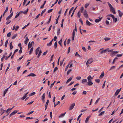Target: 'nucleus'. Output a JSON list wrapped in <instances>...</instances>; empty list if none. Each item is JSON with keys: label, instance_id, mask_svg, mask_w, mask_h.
Returning a JSON list of instances; mask_svg holds the SVG:
<instances>
[{"label": "nucleus", "instance_id": "nucleus-60", "mask_svg": "<svg viewBox=\"0 0 123 123\" xmlns=\"http://www.w3.org/2000/svg\"><path fill=\"white\" fill-rule=\"evenodd\" d=\"M33 118L32 117H27L26 118V120H27V119H33Z\"/></svg>", "mask_w": 123, "mask_h": 123}, {"label": "nucleus", "instance_id": "nucleus-47", "mask_svg": "<svg viewBox=\"0 0 123 123\" xmlns=\"http://www.w3.org/2000/svg\"><path fill=\"white\" fill-rule=\"evenodd\" d=\"M110 39V38L106 37L104 38V39L105 41H107L109 40Z\"/></svg>", "mask_w": 123, "mask_h": 123}, {"label": "nucleus", "instance_id": "nucleus-17", "mask_svg": "<svg viewBox=\"0 0 123 123\" xmlns=\"http://www.w3.org/2000/svg\"><path fill=\"white\" fill-rule=\"evenodd\" d=\"M87 85L90 86H91L93 84V83L91 81H88L87 83Z\"/></svg>", "mask_w": 123, "mask_h": 123}, {"label": "nucleus", "instance_id": "nucleus-22", "mask_svg": "<svg viewBox=\"0 0 123 123\" xmlns=\"http://www.w3.org/2000/svg\"><path fill=\"white\" fill-rule=\"evenodd\" d=\"M73 78V77L71 76L69 78L68 80H67V81L66 82V83L67 84L68 83V82H69Z\"/></svg>", "mask_w": 123, "mask_h": 123}, {"label": "nucleus", "instance_id": "nucleus-61", "mask_svg": "<svg viewBox=\"0 0 123 123\" xmlns=\"http://www.w3.org/2000/svg\"><path fill=\"white\" fill-rule=\"evenodd\" d=\"M27 0H24L23 3V6H25V4L26 3Z\"/></svg>", "mask_w": 123, "mask_h": 123}, {"label": "nucleus", "instance_id": "nucleus-36", "mask_svg": "<svg viewBox=\"0 0 123 123\" xmlns=\"http://www.w3.org/2000/svg\"><path fill=\"white\" fill-rule=\"evenodd\" d=\"M60 15H59V16H58V17L56 19V22H55V24H57L58 23V20H59V16H60Z\"/></svg>", "mask_w": 123, "mask_h": 123}, {"label": "nucleus", "instance_id": "nucleus-4", "mask_svg": "<svg viewBox=\"0 0 123 123\" xmlns=\"http://www.w3.org/2000/svg\"><path fill=\"white\" fill-rule=\"evenodd\" d=\"M40 47H38L35 50V54H38L39 51V53L38 54H41L42 53V51L41 50H40Z\"/></svg>", "mask_w": 123, "mask_h": 123}, {"label": "nucleus", "instance_id": "nucleus-10", "mask_svg": "<svg viewBox=\"0 0 123 123\" xmlns=\"http://www.w3.org/2000/svg\"><path fill=\"white\" fill-rule=\"evenodd\" d=\"M86 25L88 26H90L91 25H92V24L89 22L87 20H86Z\"/></svg>", "mask_w": 123, "mask_h": 123}, {"label": "nucleus", "instance_id": "nucleus-55", "mask_svg": "<svg viewBox=\"0 0 123 123\" xmlns=\"http://www.w3.org/2000/svg\"><path fill=\"white\" fill-rule=\"evenodd\" d=\"M95 81L99 83L100 81V80L99 79H96L95 80Z\"/></svg>", "mask_w": 123, "mask_h": 123}, {"label": "nucleus", "instance_id": "nucleus-33", "mask_svg": "<svg viewBox=\"0 0 123 123\" xmlns=\"http://www.w3.org/2000/svg\"><path fill=\"white\" fill-rule=\"evenodd\" d=\"M36 93L35 92H33L30 94H29V96H33Z\"/></svg>", "mask_w": 123, "mask_h": 123}, {"label": "nucleus", "instance_id": "nucleus-32", "mask_svg": "<svg viewBox=\"0 0 123 123\" xmlns=\"http://www.w3.org/2000/svg\"><path fill=\"white\" fill-rule=\"evenodd\" d=\"M8 41V39H7L6 41V42H5V46L6 47H7V46Z\"/></svg>", "mask_w": 123, "mask_h": 123}, {"label": "nucleus", "instance_id": "nucleus-7", "mask_svg": "<svg viewBox=\"0 0 123 123\" xmlns=\"http://www.w3.org/2000/svg\"><path fill=\"white\" fill-rule=\"evenodd\" d=\"M13 12H12L11 14L8 16L7 17L6 19V20H8L10 19L12 16L13 15Z\"/></svg>", "mask_w": 123, "mask_h": 123}, {"label": "nucleus", "instance_id": "nucleus-24", "mask_svg": "<svg viewBox=\"0 0 123 123\" xmlns=\"http://www.w3.org/2000/svg\"><path fill=\"white\" fill-rule=\"evenodd\" d=\"M104 72H102V73H101V74L100 75L99 77V78L101 79L103 78L104 76Z\"/></svg>", "mask_w": 123, "mask_h": 123}, {"label": "nucleus", "instance_id": "nucleus-12", "mask_svg": "<svg viewBox=\"0 0 123 123\" xmlns=\"http://www.w3.org/2000/svg\"><path fill=\"white\" fill-rule=\"evenodd\" d=\"M10 112V108L8 109L6 111V115L7 116L8 115L9 113Z\"/></svg>", "mask_w": 123, "mask_h": 123}, {"label": "nucleus", "instance_id": "nucleus-42", "mask_svg": "<svg viewBox=\"0 0 123 123\" xmlns=\"http://www.w3.org/2000/svg\"><path fill=\"white\" fill-rule=\"evenodd\" d=\"M72 71V69H70L68 70L67 72V74L68 75L70 73V72Z\"/></svg>", "mask_w": 123, "mask_h": 123}, {"label": "nucleus", "instance_id": "nucleus-30", "mask_svg": "<svg viewBox=\"0 0 123 123\" xmlns=\"http://www.w3.org/2000/svg\"><path fill=\"white\" fill-rule=\"evenodd\" d=\"M57 42L56 41L54 45V48L55 49H56L57 47Z\"/></svg>", "mask_w": 123, "mask_h": 123}, {"label": "nucleus", "instance_id": "nucleus-5", "mask_svg": "<svg viewBox=\"0 0 123 123\" xmlns=\"http://www.w3.org/2000/svg\"><path fill=\"white\" fill-rule=\"evenodd\" d=\"M110 10L111 12H112L113 14H116V13L115 9L113 7L110 8Z\"/></svg>", "mask_w": 123, "mask_h": 123}, {"label": "nucleus", "instance_id": "nucleus-26", "mask_svg": "<svg viewBox=\"0 0 123 123\" xmlns=\"http://www.w3.org/2000/svg\"><path fill=\"white\" fill-rule=\"evenodd\" d=\"M12 42H11L10 43V48L11 50L13 48V46L12 45Z\"/></svg>", "mask_w": 123, "mask_h": 123}, {"label": "nucleus", "instance_id": "nucleus-18", "mask_svg": "<svg viewBox=\"0 0 123 123\" xmlns=\"http://www.w3.org/2000/svg\"><path fill=\"white\" fill-rule=\"evenodd\" d=\"M75 31L74 29L73 32L72 33V40H74V36H75Z\"/></svg>", "mask_w": 123, "mask_h": 123}, {"label": "nucleus", "instance_id": "nucleus-35", "mask_svg": "<svg viewBox=\"0 0 123 123\" xmlns=\"http://www.w3.org/2000/svg\"><path fill=\"white\" fill-rule=\"evenodd\" d=\"M80 11H79L77 13V15L78 17L80 18V17L81 14L80 13Z\"/></svg>", "mask_w": 123, "mask_h": 123}, {"label": "nucleus", "instance_id": "nucleus-14", "mask_svg": "<svg viewBox=\"0 0 123 123\" xmlns=\"http://www.w3.org/2000/svg\"><path fill=\"white\" fill-rule=\"evenodd\" d=\"M36 76V75L34 73H31L29 74V75L27 76V77H29L30 76H31L32 77H35Z\"/></svg>", "mask_w": 123, "mask_h": 123}, {"label": "nucleus", "instance_id": "nucleus-34", "mask_svg": "<svg viewBox=\"0 0 123 123\" xmlns=\"http://www.w3.org/2000/svg\"><path fill=\"white\" fill-rule=\"evenodd\" d=\"M45 93H44L43 94V95L42 96V99H44V98H45Z\"/></svg>", "mask_w": 123, "mask_h": 123}, {"label": "nucleus", "instance_id": "nucleus-23", "mask_svg": "<svg viewBox=\"0 0 123 123\" xmlns=\"http://www.w3.org/2000/svg\"><path fill=\"white\" fill-rule=\"evenodd\" d=\"M91 116H89L87 117L86 118V119L85 120V123H87L88 122V121L89 118Z\"/></svg>", "mask_w": 123, "mask_h": 123}, {"label": "nucleus", "instance_id": "nucleus-53", "mask_svg": "<svg viewBox=\"0 0 123 123\" xmlns=\"http://www.w3.org/2000/svg\"><path fill=\"white\" fill-rule=\"evenodd\" d=\"M68 8H67L65 12V13H64V16H66V14H67V11H68Z\"/></svg>", "mask_w": 123, "mask_h": 123}, {"label": "nucleus", "instance_id": "nucleus-62", "mask_svg": "<svg viewBox=\"0 0 123 123\" xmlns=\"http://www.w3.org/2000/svg\"><path fill=\"white\" fill-rule=\"evenodd\" d=\"M40 15V14H38L36 17L35 18V19H36L37 18H38L39 17Z\"/></svg>", "mask_w": 123, "mask_h": 123}, {"label": "nucleus", "instance_id": "nucleus-40", "mask_svg": "<svg viewBox=\"0 0 123 123\" xmlns=\"http://www.w3.org/2000/svg\"><path fill=\"white\" fill-rule=\"evenodd\" d=\"M23 57V56L19 58L17 60V61L18 62H19L22 59Z\"/></svg>", "mask_w": 123, "mask_h": 123}, {"label": "nucleus", "instance_id": "nucleus-16", "mask_svg": "<svg viewBox=\"0 0 123 123\" xmlns=\"http://www.w3.org/2000/svg\"><path fill=\"white\" fill-rule=\"evenodd\" d=\"M53 39H52L49 43H47V45L48 46H50L52 44Z\"/></svg>", "mask_w": 123, "mask_h": 123}, {"label": "nucleus", "instance_id": "nucleus-27", "mask_svg": "<svg viewBox=\"0 0 123 123\" xmlns=\"http://www.w3.org/2000/svg\"><path fill=\"white\" fill-rule=\"evenodd\" d=\"M66 113V112H65V113L61 114L59 116V117L60 118H61L63 117L65 115Z\"/></svg>", "mask_w": 123, "mask_h": 123}, {"label": "nucleus", "instance_id": "nucleus-31", "mask_svg": "<svg viewBox=\"0 0 123 123\" xmlns=\"http://www.w3.org/2000/svg\"><path fill=\"white\" fill-rule=\"evenodd\" d=\"M60 102L59 101H58L56 104H55V102H54V107H55L58 104L60 103Z\"/></svg>", "mask_w": 123, "mask_h": 123}, {"label": "nucleus", "instance_id": "nucleus-37", "mask_svg": "<svg viewBox=\"0 0 123 123\" xmlns=\"http://www.w3.org/2000/svg\"><path fill=\"white\" fill-rule=\"evenodd\" d=\"M32 44L31 43H30V42L28 44V47L29 48H31V46H32Z\"/></svg>", "mask_w": 123, "mask_h": 123}, {"label": "nucleus", "instance_id": "nucleus-3", "mask_svg": "<svg viewBox=\"0 0 123 123\" xmlns=\"http://www.w3.org/2000/svg\"><path fill=\"white\" fill-rule=\"evenodd\" d=\"M93 62V60L92 58H90L87 61L86 64L88 67L89 66L88 64H91Z\"/></svg>", "mask_w": 123, "mask_h": 123}, {"label": "nucleus", "instance_id": "nucleus-9", "mask_svg": "<svg viewBox=\"0 0 123 123\" xmlns=\"http://www.w3.org/2000/svg\"><path fill=\"white\" fill-rule=\"evenodd\" d=\"M18 46L20 47V49L19 51L18 52L19 54H21L22 52V47H21V43H19L18 44Z\"/></svg>", "mask_w": 123, "mask_h": 123}, {"label": "nucleus", "instance_id": "nucleus-11", "mask_svg": "<svg viewBox=\"0 0 123 123\" xmlns=\"http://www.w3.org/2000/svg\"><path fill=\"white\" fill-rule=\"evenodd\" d=\"M18 110H16L13 111L11 113V115H13L18 112Z\"/></svg>", "mask_w": 123, "mask_h": 123}, {"label": "nucleus", "instance_id": "nucleus-41", "mask_svg": "<svg viewBox=\"0 0 123 123\" xmlns=\"http://www.w3.org/2000/svg\"><path fill=\"white\" fill-rule=\"evenodd\" d=\"M8 90L7 89H6L5 90L4 93V96L6 94V93L8 91Z\"/></svg>", "mask_w": 123, "mask_h": 123}, {"label": "nucleus", "instance_id": "nucleus-25", "mask_svg": "<svg viewBox=\"0 0 123 123\" xmlns=\"http://www.w3.org/2000/svg\"><path fill=\"white\" fill-rule=\"evenodd\" d=\"M85 17L86 18H88V16L87 13H83Z\"/></svg>", "mask_w": 123, "mask_h": 123}, {"label": "nucleus", "instance_id": "nucleus-1", "mask_svg": "<svg viewBox=\"0 0 123 123\" xmlns=\"http://www.w3.org/2000/svg\"><path fill=\"white\" fill-rule=\"evenodd\" d=\"M113 49L110 50L109 48H107L105 49L104 50H103L101 51L100 53L101 54L106 53V52H111V54H116L119 52V51H113Z\"/></svg>", "mask_w": 123, "mask_h": 123}, {"label": "nucleus", "instance_id": "nucleus-59", "mask_svg": "<svg viewBox=\"0 0 123 123\" xmlns=\"http://www.w3.org/2000/svg\"><path fill=\"white\" fill-rule=\"evenodd\" d=\"M79 21L81 23V24L82 25H83V22L82 21V20L80 18L79 19Z\"/></svg>", "mask_w": 123, "mask_h": 123}, {"label": "nucleus", "instance_id": "nucleus-52", "mask_svg": "<svg viewBox=\"0 0 123 123\" xmlns=\"http://www.w3.org/2000/svg\"><path fill=\"white\" fill-rule=\"evenodd\" d=\"M108 5L109 6V7H110V8L112 7L113 6H112L111 5L110 3L109 2H108Z\"/></svg>", "mask_w": 123, "mask_h": 123}, {"label": "nucleus", "instance_id": "nucleus-46", "mask_svg": "<svg viewBox=\"0 0 123 123\" xmlns=\"http://www.w3.org/2000/svg\"><path fill=\"white\" fill-rule=\"evenodd\" d=\"M5 110H4L2 109H1V115H2L5 112Z\"/></svg>", "mask_w": 123, "mask_h": 123}, {"label": "nucleus", "instance_id": "nucleus-29", "mask_svg": "<svg viewBox=\"0 0 123 123\" xmlns=\"http://www.w3.org/2000/svg\"><path fill=\"white\" fill-rule=\"evenodd\" d=\"M84 10V7H83L82 6L81 7V8L80 9V10L79 11H80L81 12V13L83 12Z\"/></svg>", "mask_w": 123, "mask_h": 123}, {"label": "nucleus", "instance_id": "nucleus-13", "mask_svg": "<svg viewBox=\"0 0 123 123\" xmlns=\"http://www.w3.org/2000/svg\"><path fill=\"white\" fill-rule=\"evenodd\" d=\"M29 39H28V37H27L25 39V40L24 41V43L26 44H27L28 42Z\"/></svg>", "mask_w": 123, "mask_h": 123}, {"label": "nucleus", "instance_id": "nucleus-63", "mask_svg": "<svg viewBox=\"0 0 123 123\" xmlns=\"http://www.w3.org/2000/svg\"><path fill=\"white\" fill-rule=\"evenodd\" d=\"M82 49L83 51H84L85 52H86V49L85 48V47H82Z\"/></svg>", "mask_w": 123, "mask_h": 123}, {"label": "nucleus", "instance_id": "nucleus-49", "mask_svg": "<svg viewBox=\"0 0 123 123\" xmlns=\"http://www.w3.org/2000/svg\"><path fill=\"white\" fill-rule=\"evenodd\" d=\"M81 78V77L80 76H77L76 77V79L78 80H80Z\"/></svg>", "mask_w": 123, "mask_h": 123}, {"label": "nucleus", "instance_id": "nucleus-2", "mask_svg": "<svg viewBox=\"0 0 123 123\" xmlns=\"http://www.w3.org/2000/svg\"><path fill=\"white\" fill-rule=\"evenodd\" d=\"M109 16L112 17L113 20V22H114L115 23H116L117 21V18H115V16L113 14H108L107 16L106 17Z\"/></svg>", "mask_w": 123, "mask_h": 123}, {"label": "nucleus", "instance_id": "nucleus-50", "mask_svg": "<svg viewBox=\"0 0 123 123\" xmlns=\"http://www.w3.org/2000/svg\"><path fill=\"white\" fill-rule=\"evenodd\" d=\"M60 29L59 28H58V30L57 32V35H59L60 33Z\"/></svg>", "mask_w": 123, "mask_h": 123}, {"label": "nucleus", "instance_id": "nucleus-39", "mask_svg": "<svg viewBox=\"0 0 123 123\" xmlns=\"http://www.w3.org/2000/svg\"><path fill=\"white\" fill-rule=\"evenodd\" d=\"M74 8V7H73L70 10L69 12V15L70 14L71 12L72 11L73 9Z\"/></svg>", "mask_w": 123, "mask_h": 123}, {"label": "nucleus", "instance_id": "nucleus-21", "mask_svg": "<svg viewBox=\"0 0 123 123\" xmlns=\"http://www.w3.org/2000/svg\"><path fill=\"white\" fill-rule=\"evenodd\" d=\"M93 77L92 78L91 77L90 75H89L87 78V79L88 81H91L92 80Z\"/></svg>", "mask_w": 123, "mask_h": 123}, {"label": "nucleus", "instance_id": "nucleus-20", "mask_svg": "<svg viewBox=\"0 0 123 123\" xmlns=\"http://www.w3.org/2000/svg\"><path fill=\"white\" fill-rule=\"evenodd\" d=\"M102 19V17H101L98 19H96L95 20V22L96 23H98Z\"/></svg>", "mask_w": 123, "mask_h": 123}, {"label": "nucleus", "instance_id": "nucleus-57", "mask_svg": "<svg viewBox=\"0 0 123 123\" xmlns=\"http://www.w3.org/2000/svg\"><path fill=\"white\" fill-rule=\"evenodd\" d=\"M10 63H9V64H8V66L7 67V68L6 69V72L8 70V69H9V67H10Z\"/></svg>", "mask_w": 123, "mask_h": 123}, {"label": "nucleus", "instance_id": "nucleus-64", "mask_svg": "<svg viewBox=\"0 0 123 123\" xmlns=\"http://www.w3.org/2000/svg\"><path fill=\"white\" fill-rule=\"evenodd\" d=\"M58 69V68L57 67H55L54 69L53 72H55Z\"/></svg>", "mask_w": 123, "mask_h": 123}, {"label": "nucleus", "instance_id": "nucleus-48", "mask_svg": "<svg viewBox=\"0 0 123 123\" xmlns=\"http://www.w3.org/2000/svg\"><path fill=\"white\" fill-rule=\"evenodd\" d=\"M75 56L76 57H78L81 58V56L79 55V54H75Z\"/></svg>", "mask_w": 123, "mask_h": 123}, {"label": "nucleus", "instance_id": "nucleus-56", "mask_svg": "<svg viewBox=\"0 0 123 123\" xmlns=\"http://www.w3.org/2000/svg\"><path fill=\"white\" fill-rule=\"evenodd\" d=\"M55 81L50 86V88H51L54 84L55 83Z\"/></svg>", "mask_w": 123, "mask_h": 123}, {"label": "nucleus", "instance_id": "nucleus-43", "mask_svg": "<svg viewBox=\"0 0 123 123\" xmlns=\"http://www.w3.org/2000/svg\"><path fill=\"white\" fill-rule=\"evenodd\" d=\"M33 50V48H32L30 50L29 52V54H31Z\"/></svg>", "mask_w": 123, "mask_h": 123}, {"label": "nucleus", "instance_id": "nucleus-19", "mask_svg": "<svg viewBox=\"0 0 123 123\" xmlns=\"http://www.w3.org/2000/svg\"><path fill=\"white\" fill-rule=\"evenodd\" d=\"M87 82V80L86 79H83L82 80L81 83L83 84H84Z\"/></svg>", "mask_w": 123, "mask_h": 123}, {"label": "nucleus", "instance_id": "nucleus-38", "mask_svg": "<svg viewBox=\"0 0 123 123\" xmlns=\"http://www.w3.org/2000/svg\"><path fill=\"white\" fill-rule=\"evenodd\" d=\"M105 111H103L98 114V116H101L105 113Z\"/></svg>", "mask_w": 123, "mask_h": 123}, {"label": "nucleus", "instance_id": "nucleus-51", "mask_svg": "<svg viewBox=\"0 0 123 123\" xmlns=\"http://www.w3.org/2000/svg\"><path fill=\"white\" fill-rule=\"evenodd\" d=\"M11 35V32H10L7 34V36L8 37H9Z\"/></svg>", "mask_w": 123, "mask_h": 123}, {"label": "nucleus", "instance_id": "nucleus-45", "mask_svg": "<svg viewBox=\"0 0 123 123\" xmlns=\"http://www.w3.org/2000/svg\"><path fill=\"white\" fill-rule=\"evenodd\" d=\"M89 5V4L88 3L86 4L85 5V7L86 8Z\"/></svg>", "mask_w": 123, "mask_h": 123}, {"label": "nucleus", "instance_id": "nucleus-6", "mask_svg": "<svg viewBox=\"0 0 123 123\" xmlns=\"http://www.w3.org/2000/svg\"><path fill=\"white\" fill-rule=\"evenodd\" d=\"M75 103H73L72 104H71L70 106V107L69 108V110H71L73 109L74 106H75Z\"/></svg>", "mask_w": 123, "mask_h": 123}, {"label": "nucleus", "instance_id": "nucleus-28", "mask_svg": "<svg viewBox=\"0 0 123 123\" xmlns=\"http://www.w3.org/2000/svg\"><path fill=\"white\" fill-rule=\"evenodd\" d=\"M17 34H14L12 37L11 38L12 39L15 38L17 36Z\"/></svg>", "mask_w": 123, "mask_h": 123}, {"label": "nucleus", "instance_id": "nucleus-58", "mask_svg": "<svg viewBox=\"0 0 123 123\" xmlns=\"http://www.w3.org/2000/svg\"><path fill=\"white\" fill-rule=\"evenodd\" d=\"M62 39H61L60 41H59L58 42L59 44L60 45L62 44Z\"/></svg>", "mask_w": 123, "mask_h": 123}, {"label": "nucleus", "instance_id": "nucleus-54", "mask_svg": "<svg viewBox=\"0 0 123 123\" xmlns=\"http://www.w3.org/2000/svg\"><path fill=\"white\" fill-rule=\"evenodd\" d=\"M19 28V26L18 25H17L15 28V30L17 31L18 30V28Z\"/></svg>", "mask_w": 123, "mask_h": 123}, {"label": "nucleus", "instance_id": "nucleus-15", "mask_svg": "<svg viewBox=\"0 0 123 123\" xmlns=\"http://www.w3.org/2000/svg\"><path fill=\"white\" fill-rule=\"evenodd\" d=\"M118 12L119 13V16L121 18L123 14V13H122L119 10H118Z\"/></svg>", "mask_w": 123, "mask_h": 123}, {"label": "nucleus", "instance_id": "nucleus-8", "mask_svg": "<svg viewBox=\"0 0 123 123\" xmlns=\"http://www.w3.org/2000/svg\"><path fill=\"white\" fill-rule=\"evenodd\" d=\"M122 88H121L120 89H118L116 92L115 93V96H117L118 95L119 92L121 89Z\"/></svg>", "mask_w": 123, "mask_h": 123}, {"label": "nucleus", "instance_id": "nucleus-44", "mask_svg": "<svg viewBox=\"0 0 123 123\" xmlns=\"http://www.w3.org/2000/svg\"><path fill=\"white\" fill-rule=\"evenodd\" d=\"M65 59V58H64L61 61H60V65L61 66L62 65V64H63L64 60Z\"/></svg>", "mask_w": 123, "mask_h": 123}]
</instances>
